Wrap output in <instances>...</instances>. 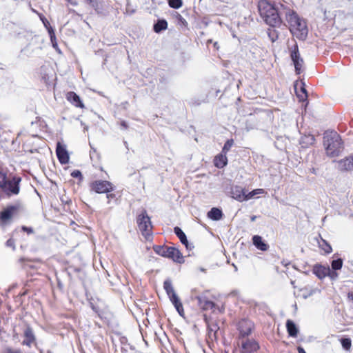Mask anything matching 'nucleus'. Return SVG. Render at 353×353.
<instances>
[{
	"instance_id": "6e6552de",
	"label": "nucleus",
	"mask_w": 353,
	"mask_h": 353,
	"mask_svg": "<svg viewBox=\"0 0 353 353\" xmlns=\"http://www.w3.org/2000/svg\"><path fill=\"white\" fill-rule=\"evenodd\" d=\"M91 190L98 194L108 193L114 190V185L108 181L97 180L90 185Z\"/></svg>"
},
{
	"instance_id": "a19ab883",
	"label": "nucleus",
	"mask_w": 353,
	"mask_h": 353,
	"mask_svg": "<svg viewBox=\"0 0 353 353\" xmlns=\"http://www.w3.org/2000/svg\"><path fill=\"white\" fill-rule=\"evenodd\" d=\"M335 271L331 270L330 268V274L327 276H329L332 280H335L338 277V274Z\"/></svg>"
},
{
	"instance_id": "f03ea898",
	"label": "nucleus",
	"mask_w": 353,
	"mask_h": 353,
	"mask_svg": "<svg viewBox=\"0 0 353 353\" xmlns=\"http://www.w3.org/2000/svg\"><path fill=\"white\" fill-rule=\"evenodd\" d=\"M285 17L290 25V30L292 34L299 39H305L308 33L306 21L300 18L290 8Z\"/></svg>"
},
{
	"instance_id": "49530a36",
	"label": "nucleus",
	"mask_w": 353,
	"mask_h": 353,
	"mask_svg": "<svg viewBox=\"0 0 353 353\" xmlns=\"http://www.w3.org/2000/svg\"><path fill=\"white\" fill-rule=\"evenodd\" d=\"M106 197H107L108 199H113V198L115 197V194H108V193H107Z\"/></svg>"
},
{
	"instance_id": "ea45409f",
	"label": "nucleus",
	"mask_w": 353,
	"mask_h": 353,
	"mask_svg": "<svg viewBox=\"0 0 353 353\" xmlns=\"http://www.w3.org/2000/svg\"><path fill=\"white\" fill-rule=\"evenodd\" d=\"M268 35L272 41H275L276 39L278 38V35L276 33L275 30H271L270 29L268 30Z\"/></svg>"
},
{
	"instance_id": "aec40b11",
	"label": "nucleus",
	"mask_w": 353,
	"mask_h": 353,
	"mask_svg": "<svg viewBox=\"0 0 353 353\" xmlns=\"http://www.w3.org/2000/svg\"><path fill=\"white\" fill-rule=\"evenodd\" d=\"M174 234L180 239V241L183 244L188 250H191L192 246L189 245L185 234L179 227L174 228Z\"/></svg>"
},
{
	"instance_id": "f704fd0d",
	"label": "nucleus",
	"mask_w": 353,
	"mask_h": 353,
	"mask_svg": "<svg viewBox=\"0 0 353 353\" xmlns=\"http://www.w3.org/2000/svg\"><path fill=\"white\" fill-rule=\"evenodd\" d=\"M48 34H49V36H50V41H51V43L52 44V46L54 48H57V40H56L55 33H54V31L52 28H49Z\"/></svg>"
},
{
	"instance_id": "423d86ee",
	"label": "nucleus",
	"mask_w": 353,
	"mask_h": 353,
	"mask_svg": "<svg viewBox=\"0 0 353 353\" xmlns=\"http://www.w3.org/2000/svg\"><path fill=\"white\" fill-rule=\"evenodd\" d=\"M137 223L143 236L148 240L152 236V223L145 210H143L137 216Z\"/></svg>"
},
{
	"instance_id": "1a4fd4ad",
	"label": "nucleus",
	"mask_w": 353,
	"mask_h": 353,
	"mask_svg": "<svg viewBox=\"0 0 353 353\" xmlns=\"http://www.w3.org/2000/svg\"><path fill=\"white\" fill-rule=\"evenodd\" d=\"M241 353H256L259 348V344L254 339H241Z\"/></svg>"
},
{
	"instance_id": "37998d69",
	"label": "nucleus",
	"mask_w": 353,
	"mask_h": 353,
	"mask_svg": "<svg viewBox=\"0 0 353 353\" xmlns=\"http://www.w3.org/2000/svg\"><path fill=\"white\" fill-rule=\"evenodd\" d=\"M22 230L24 231V232H26L28 234L33 233V229L32 228H29V227H26V226H23L22 227Z\"/></svg>"
},
{
	"instance_id": "4468645a",
	"label": "nucleus",
	"mask_w": 353,
	"mask_h": 353,
	"mask_svg": "<svg viewBox=\"0 0 353 353\" xmlns=\"http://www.w3.org/2000/svg\"><path fill=\"white\" fill-rule=\"evenodd\" d=\"M208 330V338L212 341H216L218 339L217 333L219 330V327L215 321L209 320L206 321Z\"/></svg>"
},
{
	"instance_id": "72a5a7b5",
	"label": "nucleus",
	"mask_w": 353,
	"mask_h": 353,
	"mask_svg": "<svg viewBox=\"0 0 353 353\" xmlns=\"http://www.w3.org/2000/svg\"><path fill=\"white\" fill-rule=\"evenodd\" d=\"M315 139L313 135H307L305 136L304 137H302L301 139V143H305L307 145H312L314 143Z\"/></svg>"
},
{
	"instance_id": "ddd939ff",
	"label": "nucleus",
	"mask_w": 353,
	"mask_h": 353,
	"mask_svg": "<svg viewBox=\"0 0 353 353\" xmlns=\"http://www.w3.org/2000/svg\"><path fill=\"white\" fill-rule=\"evenodd\" d=\"M230 193L232 197L239 202L246 201V190L241 186L235 185L232 187Z\"/></svg>"
},
{
	"instance_id": "4be33fe9",
	"label": "nucleus",
	"mask_w": 353,
	"mask_h": 353,
	"mask_svg": "<svg viewBox=\"0 0 353 353\" xmlns=\"http://www.w3.org/2000/svg\"><path fill=\"white\" fill-rule=\"evenodd\" d=\"M214 165L218 168H224L228 163V158L226 154L221 152L219 154L216 155L214 157Z\"/></svg>"
},
{
	"instance_id": "20e7f679",
	"label": "nucleus",
	"mask_w": 353,
	"mask_h": 353,
	"mask_svg": "<svg viewBox=\"0 0 353 353\" xmlns=\"http://www.w3.org/2000/svg\"><path fill=\"white\" fill-rule=\"evenodd\" d=\"M21 179L14 176L11 179L7 177L6 172L0 170V188L8 195H17L19 192V183Z\"/></svg>"
},
{
	"instance_id": "f257e3e1",
	"label": "nucleus",
	"mask_w": 353,
	"mask_h": 353,
	"mask_svg": "<svg viewBox=\"0 0 353 353\" xmlns=\"http://www.w3.org/2000/svg\"><path fill=\"white\" fill-rule=\"evenodd\" d=\"M258 8L261 17L265 22L272 27H276L281 23V17L286 15L289 7L283 3H270L267 0H260Z\"/></svg>"
},
{
	"instance_id": "cd10ccee",
	"label": "nucleus",
	"mask_w": 353,
	"mask_h": 353,
	"mask_svg": "<svg viewBox=\"0 0 353 353\" xmlns=\"http://www.w3.org/2000/svg\"><path fill=\"white\" fill-rule=\"evenodd\" d=\"M14 208H8L1 213L0 218L2 221H6L11 218Z\"/></svg>"
},
{
	"instance_id": "9b49d317",
	"label": "nucleus",
	"mask_w": 353,
	"mask_h": 353,
	"mask_svg": "<svg viewBox=\"0 0 353 353\" xmlns=\"http://www.w3.org/2000/svg\"><path fill=\"white\" fill-rule=\"evenodd\" d=\"M291 59L294 63L296 74H299L303 70V60L300 57L297 46H295L294 50L291 52Z\"/></svg>"
},
{
	"instance_id": "39448f33",
	"label": "nucleus",
	"mask_w": 353,
	"mask_h": 353,
	"mask_svg": "<svg viewBox=\"0 0 353 353\" xmlns=\"http://www.w3.org/2000/svg\"><path fill=\"white\" fill-rule=\"evenodd\" d=\"M154 251L159 255L172 259L174 262L182 263L184 262L183 256L181 252L174 247L156 245Z\"/></svg>"
},
{
	"instance_id": "c03bdc74",
	"label": "nucleus",
	"mask_w": 353,
	"mask_h": 353,
	"mask_svg": "<svg viewBox=\"0 0 353 353\" xmlns=\"http://www.w3.org/2000/svg\"><path fill=\"white\" fill-rule=\"evenodd\" d=\"M69 3H70L72 6H77L79 3V0H65Z\"/></svg>"
},
{
	"instance_id": "a878e982",
	"label": "nucleus",
	"mask_w": 353,
	"mask_h": 353,
	"mask_svg": "<svg viewBox=\"0 0 353 353\" xmlns=\"http://www.w3.org/2000/svg\"><path fill=\"white\" fill-rule=\"evenodd\" d=\"M319 247L324 250L325 253L330 254L332 252V247L325 240L321 239V241H319Z\"/></svg>"
},
{
	"instance_id": "a18cd8bd",
	"label": "nucleus",
	"mask_w": 353,
	"mask_h": 353,
	"mask_svg": "<svg viewBox=\"0 0 353 353\" xmlns=\"http://www.w3.org/2000/svg\"><path fill=\"white\" fill-rule=\"evenodd\" d=\"M121 126L123 128V129H127L128 128V125L126 123L125 121H121Z\"/></svg>"
},
{
	"instance_id": "09e8293b",
	"label": "nucleus",
	"mask_w": 353,
	"mask_h": 353,
	"mask_svg": "<svg viewBox=\"0 0 353 353\" xmlns=\"http://www.w3.org/2000/svg\"><path fill=\"white\" fill-rule=\"evenodd\" d=\"M299 353H306L304 349L301 347H298Z\"/></svg>"
},
{
	"instance_id": "c9c22d12",
	"label": "nucleus",
	"mask_w": 353,
	"mask_h": 353,
	"mask_svg": "<svg viewBox=\"0 0 353 353\" xmlns=\"http://www.w3.org/2000/svg\"><path fill=\"white\" fill-rule=\"evenodd\" d=\"M168 4L172 8L179 9L182 6V0H169Z\"/></svg>"
},
{
	"instance_id": "58836bf2",
	"label": "nucleus",
	"mask_w": 353,
	"mask_h": 353,
	"mask_svg": "<svg viewBox=\"0 0 353 353\" xmlns=\"http://www.w3.org/2000/svg\"><path fill=\"white\" fill-rule=\"evenodd\" d=\"M2 353H21V351L19 349H12L10 347H5Z\"/></svg>"
},
{
	"instance_id": "79ce46f5",
	"label": "nucleus",
	"mask_w": 353,
	"mask_h": 353,
	"mask_svg": "<svg viewBox=\"0 0 353 353\" xmlns=\"http://www.w3.org/2000/svg\"><path fill=\"white\" fill-rule=\"evenodd\" d=\"M6 245L8 247H11L12 248L13 250H15V245H14V241L12 239H9L7 241H6Z\"/></svg>"
},
{
	"instance_id": "473e14b6",
	"label": "nucleus",
	"mask_w": 353,
	"mask_h": 353,
	"mask_svg": "<svg viewBox=\"0 0 353 353\" xmlns=\"http://www.w3.org/2000/svg\"><path fill=\"white\" fill-rule=\"evenodd\" d=\"M332 268L333 270H341L343 266V261L341 259H338L336 260H333L332 261Z\"/></svg>"
},
{
	"instance_id": "b1692460",
	"label": "nucleus",
	"mask_w": 353,
	"mask_h": 353,
	"mask_svg": "<svg viewBox=\"0 0 353 353\" xmlns=\"http://www.w3.org/2000/svg\"><path fill=\"white\" fill-rule=\"evenodd\" d=\"M286 327L288 332L290 336L296 337L298 334V329L295 323L291 321L288 320L286 322Z\"/></svg>"
},
{
	"instance_id": "e433bc0d",
	"label": "nucleus",
	"mask_w": 353,
	"mask_h": 353,
	"mask_svg": "<svg viewBox=\"0 0 353 353\" xmlns=\"http://www.w3.org/2000/svg\"><path fill=\"white\" fill-rule=\"evenodd\" d=\"M39 17L41 19V21H42L43 26H45V28L48 30V32H49V28H52L50 26V24L49 23V21H48V19L41 14H39Z\"/></svg>"
},
{
	"instance_id": "6e6d98bb",
	"label": "nucleus",
	"mask_w": 353,
	"mask_h": 353,
	"mask_svg": "<svg viewBox=\"0 0 353 353\" xmlns=\"http://www.w3.org/2000/svg\"><path fill=\"white\" fill-rule=\"evenodd\" d=\"M294 87H295V89L296 90L297 83H296V84L294 85Z\"/></svg>"
},
{
	"instance_id": "de8ad7c7",
	"label": "nucleus",
	"mask_w": 353,
	"mask_h": 353,
	"mask_svg": "<svg viewBox=\"0 0 353 353\" xmlns=\"http://www.w3.org/2000/svg\"><path fill=\"white\" fill-rule=\"evenodd\" d=\"M312 294V292H308V293H307V294H305V293H304V294H303V297L304 299H307V298H308L309 296H310Z\"/></svg>"
},
{
	"instance_id": "dca6fc26",
	"label": "nucleus",
	"mask_w": 353,
	"mask_h": 353,
	"mask_svg": "<svg viewBox=\"0 0 353 353\" xmlns=\"http://www.w3.org/2000/svg\"><path fill=\"white\" fill-rule=\"evenodd\" d=\"M25 340L23 341L22 344L29 347L35 342L36 338L32 329L30 326H27L24 330Z\"/></svg>"
},
{
	"instance_id": "2eb2a0df",
	"label": "nucleus",
	"mask_w": 353,
	"mask_h": 353,
	"mask_svg": "<svg viewBox=\"0 0 353 353\" xmlns=\"http://www.w3.org/2000/svg\"><path fill=\"white\" fill-rule=\"evenodd\" d=\"M199 306L203 310L214 311L216 305L214 302L206 299L205 296H199L196 297Z\"/></svg>"
},
{
	"instance_id": "603ef678",
	"label": "nucleus",
	"mask_w": 353,
	"mask_h": 353,
	"mask_svg": "<svg viewBox=\"0 0 353 353\" xmlns=\"http://www.w3.org/2000/svg\"><path fill=\"white\" fill-rule=\"evenodd\" d=\"M255 219H256V216H253L251 217V221H255Z\"/></svg>"
},
{
	"instance_id": "a211bd4d",
	"label": "nucleus",
	"mask_w": 353,
	"mask_h": 353,
	"mask_svg": "<svg viewBox=\"0 0 353 353\" xmlns=\"http://www.w3.org/2000/svg\"><path fill=\"white\" fill-rule=\"evenodd\" d=\"M66 99L72 105L78 108H84V105L82 103L80 97L74 92H68L66 94Z\"/></svg>"
},
{
	"instance_id": "5701e85b",
	"label": "nucleus",
	"mask_w": 353,
	"mask_h": 353,
	"mask_svg": "<svg viewBox=\"0 0 353 353\" xmlns=\"http://www.w3.org/2000/svg\"><path fill=\"white\" fill-rule=\"evenodd\" d=\"M208 216L212 220L219 221L223 216L222 211L217 208H212L208 213Z\"/></svg>"
},
{
	"instance_id": "864d4df0",
	"label": "nucleus",
	"mask_w": 353,
	"mask_h": 353,
	"mask_svg": "<svg viewBox=\"0 0 353 353\" xmlns=\"http://www.w3.org/2000/svg\"><path fill=\"white\" fill-rule=\"evenodd\" d=\"M32 11L33 12H34V13L38 14H39V13H38V12H37L34 9H33V8H32Z\"/></svg>"
},
{
	"instance_id": "393cba45",
	"label": "nucleus",
	"mask_w": 353,
	"mask_h": 353,
	"mask_svg": "<svg viewBox=\"0 0 353 353\" xmlns=\"http://www.w3.org/2000/svg\"><path fill=\"white\" fill-rule=\"evenodd\" d=\"M167 28V21L165 19H160L158 20L157 22L154 25V31L157 33H159L162 30H166Z\"/></svg>"
},
{
	"instance_id": "5fc2aeb1",
	"label": "nucleus",
	"mask_w": 353,
	"mask_h": 353,
	"mask_svg": "<svg viewBox=\"0 0 353 353\" xmlns=\"http://www.w3.org/2000/svg\"><path fill=\"white\" fill-rule=\"evenodd\" d=\"M326 216L323 219V221H325Z\"/></svg>"
},
{
	"instance_id": "6ab92c4d",
	"label": "nucleus",
	"mask_w": 353,
	"mask_h": 353,
	"mask_svg": "<svg viewBox=\"0 0 353 353\" xmlns=\"http://www.w3.org/2000/svg\"><path fill=\"white\" fill-rule=\"evenodd\" d=\"M339 169L341 171L353 170V157H350L338 162Z\"/></svg>"
},
{
	"instance_id": "f3484780",
	"label": "nucleus",
	"mask_w": 353,
	"mask_h": 353,
	"mask_svg": "<svg viewBox=\"0 0 353 353\" xmlns=\"http://www.w3.org/2000/svg\"><path fill=\"white\" fill-rule=\"evenodd\" d=\"M313 273L320 279L325 278L330 274V267L321 265H315L313 268Z\"/></svg>"
},
{
	"instance_id": "3c124183",
	"label": "nucleus",
	"mask_w": 353,
	"mask_h": 353,
	"mask_svg": "<svg viewBox=\"0 0 353 353\" xmlns=\"http://www.w3.org/2000/svg\"><path fill=\"white\" fill-rule=\"evenodd\" d=\"M123 143H124L125 148L128 150V144L127 141H124Z\"/></svg>"
},
{
	"instance_id": "7ed1b4c3",
	"label": "nucleus",
	"mask_w": 353,
	"mask_h": 353,
	"mask_svg": "<svg viewBox=\"0 0 353 353\" xmlns=\"http://www.w3.org/2000/svg\"><path fill=\"white\" fill-rule=\"evenodd\" d=\"M323 145L327 155L330 157L339 156L343 149L341 138L339 134L334 131H327L324 133Z\"/></svg>"
},
{
	"instance_id": "4c0bfd02",
	"label": "nucleus",
	"mask_w": 353,
	"mask_h": 353,
	"mask_svg": "<svg viewBox=\"0 0 353 353\" xmlns=\"http://www.w3.org/2000/svg\"><path fill=\"white\" fill-rule=\"evenodd\" d=\"M71 176L74 178H78L79 181H82L83 179L81 172L79 170H74L71 172Z\"/></svg>"
},
{
	"instance_id": "7c9ffc66",
	"label": "nucleus",
	"mask_w": 353,
	"mask_h": 353,
	"mask_svg": "<svg viewBox=\"0 0 353 353\" xmlns=\"http://www.w3.org/2000/svg\"><path fill=\"white\" fill-rule=\"evenodd\" d=\"M234 144V140L233 139H228L224 144L221 153L227 154V153L230 151L231 148L232 147Z\"/></svg>"
},
{
	"instance_id": "bb28decb",
	"label": "nucleus",
	"mask_w": 353,
	"mask_h": 353,
	"mask_svg": "<svg viewBox=\"0 0 353 353\" xmlns=\"http://www.w3.org/2000/svg\"><path fill=\"white\" fill-rule=\"evenodd\" d=\"M88 3L97 12L101 9V0H84Z\"/></svg>"
},
{
	"instance_id": "8fccbe9b",
	"label": "nucleus",
	"mask_w": 353,
	"mask_h": 353,
	"mask_svg": "<svg viewBox=\"0 0 353 353\" xmlns=\"http://www.w3.org/2000/svg\"><path fill=\"white\" fill-rule=\"evenodd\" d=\"M348 298L353 301V292L348 293Z\"/></svg>"
},
{
	"instance_id": "2f4dec72",
	"label": "nucleus",
	"mask_w": 353,
	"mask_h": 353,
	"mask_svg": "<svg viewBox=\"0 0 353 353\" xmlns=\"http://www.w3.org/2000/svg\"><path fill=\"white\" fill-rule=\"evenodd\" d=\"M341 343L342 347L345 350H350L352 346V341L350 338H343L341 339Z\"/></svg>"
},
{
	"instance_id": "c756f323",
	"label": "nucleus",
	"mask_w": 353,
	"mask_h": 353,
	"mask_svg": "<svg viewBox=\"0 0 353 353\" xmlns=\"http://www.w3.org/2000/svg\"><path fill=\"white\" fill-rule=\"evenodd\" d=\"M264 192L263 189H255L250 192H246V201L252 199L255 195L263 194Z\"/></svg>"
},
{
	"instance_id": "412c9836",
	"label": "nucleus",
	"mask_w": 353,
	"mask_h": 353,
	"mask_svg": "<svg viewBox=\"0 0 353 353\" xmlns=\"http://www.w3.org/2000/svg\"><path fill=\"white\" fill-rule=\"evenodd\" d=\"M252 242L254 246L261 250V251H266L268 250L269 246L268 244H266L262 239L261 236L259 235H254L252 237Z\"/></svg>"
},
{
	"instance_id": "f8f14e48",
	"label": "nucleus",
	"mask_w": 353,
	"mask_h": 353,
	"mask_svg": "<svg viewBox=\"0 0 353 353\" xmlns=\"http://www.w3.org/2000/svg\"><path fill=\"white\" fill-rule=\"evenodd\" d=\"M56 154L61 164H66L68 163L70 157L66 150L65 145L62 144L61 142H58L57 143Z\"/></svg>"
},
{
	"instance_id": "c85d7f7f",
	"label": "nucleus",
	"mask_w": 353,
	"mask_h": 353,
	"mask_svg": "<svg viewBox=\"0 0 353 353\" xmlns=\"http://www.w3.org/2000/svg\"><path fill=\"white\" fill-rule=\"evenodd\" d=\"M300 91L301 92V94L297 92V97L299 98L301 101H303L305 99H307V93L305 87V83L303 81L301 82Z\"/></svg>"
},
{
	"instance_id": "9d476101",
	"label": "nucleus",
	"mask_w": 353,
	"mask_h": 353,
	"mask_svg": "<svg viewBox=\"0 0 353 353\" xmlns=\"http://www.w3.org/2000/svg\"><path fill=\"white\" fill-rule=\"evenodd\" d=\"M254 327L253 323L248 319H242L238 323V330L239 331L240 337L244 339L248 336Z\"/></svg>"
},
{
	"instance_id": "0eeeda50",
	"label": "nucleus",
	"mask_w": 353,
	"mask_h": 353,
	"mask_svg": "<svg viewBox=\"0 0 353 353\" xmlns=\"http://www.w3.org/2000/svg\"><path fill=\"white\" fill-rule=\"evenodd\" d=\"M163 288L178 313L183 316L184 312L183 305L174 290L171 281L165 280L163 283Z\"/></svg>"
}]
</instances>
